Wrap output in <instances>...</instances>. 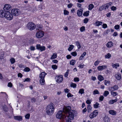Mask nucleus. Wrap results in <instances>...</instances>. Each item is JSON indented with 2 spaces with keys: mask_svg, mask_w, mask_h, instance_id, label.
<instances>
[{
  "mask_svg": "<svg viewBox=\"0 0 122 122\" xmlns=\"http://www.w3.org/2000/svg\"><path fill=\"white\" fill-rule=\"evenodd\" d=\"M100 61H97L95 62L94 63V65L95 66H97L98 65Z\"/></svg>",
  "mask_w": 122,
  "mask_h": 122,
  "instance_id": "nucleus-56",
  "label": "nucleus"
},
{
  "mask_svg": "<svg viewBox=\"0 0 122 122\" xmlns=\"http://www.w3.org/2000/svg\"><path fill=\"white\" fill-rule=\"evenodd\" d=\"M94 7V6L93 4H90L88 6V9L89 10H91Z\"/></svg>",
  "mask_w": 122,
  "mask_h": 122,
  "instance_id": "nucleus-30",
  "label": "nucleus"
},
{
  "mask_svg": "<svg viewBox=\"0 0 122 122\" xmlns=\"http://www.w3.org/2000/svg\"><path fill=\"white\" fill-rule=\"evenodd\" d=\"M85 27L84 26H82L81 27L80 30V31L82 32L85 30Z\"/></svg>",
  "mask_w": 122,
  "mask_h": 122,
  "instance_id": "nucleus-49",
  "label": "nucleus"
},
{
  "mask_svg": "<svg viewBox=\"0 0 122 122\" xmlns=\"http://www.w3.org/2000/svg\"><path fill=\"white\" fill-rule=\"evenodd\" d=\"M35 27L36 25L34 23L31 22H28L26 26L27 28L30 30H34Z\"/></svg>",
  "mask_w": 122,
  "mask_h": 122,
  "instance_id": "nucleus-5",
  "label": "nucleus"
},
{
  "mask_svg": "<svg viewBox=\"0 0 122 122\" xmlns=\"http://www.w3.org/2000/svg\"><path fill=\"white\" fill-rule=\"evenodd\" d=\"M14 118L15 119L19 121H21L22 119V117L20 116H14Z\"/></svg>",
  "mask_w": 122,
  "mask_h": 122,
  "instance_id": "nucleus-18",
  "label": "nucleus"
},
{
  "mask_svg": "<svg viewBox=\"0 0 122 122\" xmlns=\"http://www.w3.org/2000/svg\"><path fill=\"white\" fill-rule=\"evenodd\" d=\"M93 94L94 95L96 94H100V93L97 90H95L93 91Z\"/></svg>",
  "mask_w": 122,
  "mask_h": 122,
  "instance_id": "nucleus-35",
  "label": "nucleus"
},
{
  "mask_svg": "<svg viewBox=\"0 0 122 122\" xmlns=\"http://www.w3.org/2000/svg\"><path fill=\"white\" fill-rule=\"evenodd\" d=\"M98 80L100 81H101L104 80L103 77L101 75H99L98 76Z\"/></svg>",
  "mask_w": 122,
  "mask_h": 122,
  "instance_id": "nucleus-27",
  "label": "nucleus"
},
{
  "mask_svg": "<svg viewBox=\"0 0 122 122\" xmlns=\"http://www.w3.org/2000/svg\"><path fill=\"white\" fill-rule=\"evenodd\" d=\"M104 120L105 122H110L109 118L107 117H104Z\"/></svg>",
  "mask_w": 122,
  "mask_h": 122,
  "instance_id": "nucleus-36",
  "label": "nucleus"
},
{
  "mask_svg": "<svg viewBox=\"0 0 122 122\" xmlns=\"http://www.w3.org/2000/svg\"><path fill=\"white\" fill-rule=\"evenodd\" d=\"M10 61L12 64L14 63L15 61V59L13 58H11L10 59Z\"/></svg>",
  "mask_w": 122,
  "mask_h": 122,
  "instance_id": "nucleus-43",
  "label": "nucleus"
},
{
  "mask_svg": "<svg viewBox=\"0 0 122 122\" xmlns=\"http://www.w3.org/2000/svg\"><path fill=\"white\" fill-rule=\"evenodd\" d=\"M71 107L70 106H67L64 108L63 111L65 112H68L69 116H66L63 120L64 122H71V119L69 118L73 119L74 117V111L71 110Z\"/></svg>",
  "mask_w": 122,
  "mask_h": 122,
  "instance_id": "nucleus-1",
  "label": "nucleus"
},
{
  "mask_svg": "<svg viewBox=\"0 0 122 122\" xmlns=\"http://www.w3.org/2000/svg\"><path fill=\"white\" fill-rule=\"evenodd\" d=\"M98 113V112L97 110H95L90 114L89 117L90 118L92 119L95 117L97 115Z\"/></svg>",
  "mask_w": 122,
  "mask_h": 122,
  "instance_id": "nucleus-11",
  "label": "nucleus"
},
{
  "mask_svg": "<svg viewBox=\"0 0 122 122\" xmlns=\"http://www.w3.org/2000/svg\"><path fill=\"white\" fill-rule=\"evenodd\" d=\"M119 65L118 63H116L112 65V66L113 68H117V67H119Z\"/></svg>",
  "mask_w": 122,
  "mask_h": 122,
  "instance_id": "nucleus-37",
  "label": "nucleus"
},
{
  "mask_svg": "<svg viewBox=\"0 0 122 122\" xmlns=\"http://www.w3.org/2000/svg\"><path fill=\"white\" fill-rule=\"evenodd\" d=\"M74 47V46L72 45H70L68 49V50L69 51H71L72 50Z\"/></svg>",
  "mask_w": 122,
  "mask_h": 122,
  "instance_id": "nucleus-33",
  "label": "nucleus"
},
{
  "mask_svg": "<svg viewBox=\"0 0 122 122\" xmlns=\"http://www.w3.org/2000/svg\"><path fill=\"white\" fill-rule=\"evenodd\" d=\"M78 93L81 94H82L84 93V90L83 89H80Z\"/></svg>",
  "mask_w": 122,
  "mask_h": 122,
  "instance_id": "nucleus-42",
  "label": "nucleus"
},
{
  "mask_svg": "<svg viewBox=\"0 0 122 122\" xmlns=\"http://www.w3.org/2000/svg\"><path fill=\"white\" fill-rule=\"evenodd\" d=\"M107 66L103 65L98 66L97 68L99 71H101L107 68Z\"/></svg>",
  "mask_w": 122,
  "mask_h": 122,
  "instance_id": "nucleus-16",
  "label": "nucleus"
},
{
  "mask_svg": "<svg viewBox=\"0 0 122 122\" xmlns=\"http://www.w3.org/2000/svg\"><path fill=\"white\" fill-rule=\"evenodd\" d=\"M23 70L25 72H28L30 71V69L29 68L26 67Z\"/></svg>",
  "mask_w": 122,
  "mask_h": 122,
  "instance_id": "nucleus-40",
  "label": "nucleus"
},
{
  "mask_svg": "<svg viewBox=\"0 0 122 122\" xmlns=\"http://www.w3.org/2000/svg\"><path fill=\"white\" fill-rule=\"evenodd\" d=\"M69 70L68 69L66 72L65 73L64 76L65 77H67L68 76V74H69Z\"/></svg>",
  "mask_w": 122,
  "mask_h": 122,
  "instance_id": "nucleus-45",
  "label": "nucleus"
},
{
  "mask_svg": "<svg viewBox=\"0 0 122 122\" xmlns=\"http://www.w3.org/2000/svg\"><path fill=\"white\" fill-rule=\"evenodd\" d=\"M118 86L117 85H115L113 87H110L109 88V90L110 91H113L117 90L118 88Z\"/></svg>",
  "mask_w": 122,
  "mask_h": 122,
  "instance_id": "nucleus-15",
  "label": "nucleus"
},
{
  "mask_svg": "<svg viewBox=\"0 0 122 122\" xmlns=\"http://www.w3.org/2000/svg\"><path fill=\"white\" fill-rule=\"evenodd\" d=\"M54 104L51 103L48 104L46 107V111L47 114L49 116H51L54 112L55 108Z\"/></svg>",
  "mask_w": 122,
  "mask_h": 122,
  "instance_id": "nucleus-2",
  "label": "nucleus"
},
{
  "mask_svg": "<svg viewBox=\"0 0 122 122\" xmlns=\"http://www.w3.org/2000/svg\"><path fill=\"white\" fill-rule=\"evenodd\" d=\"M69 12L67 11L66 10H64V14L65 15H68L69 14Z\"/></svg>",
  "mask_w": 122,
  "mask_h": 122,
  "instance_id": "nucleus-52",
  "label": "nucleus"
},
{
  "mask_svg": "<svg viewBox=\"0 0 122 122\" xmlns=\"http://www.w3.org/2000/svg\"><path fill=\"white\" fill-rule=\"evenodd\" d=\"M57 67V66L56 65H53L52 66V68L54 70L56 69Z\"/></svg>",
  "mask_w": 122,
  "mask_h": 122,
  "instance_id": "nucleus-47",
  "label": "nucleus"
},
{
  "mask_svg": "<svg viewBox=\"0 0 122 122\" xmlns=\"http://www.w3.org/2000/svg\"><path fill=\"white\" fill-rule=\"evenodd\" d=\"M113 43L111 41H110L107 43L106 46L108 48H110L113 46Z\"/></svg>",
  "mask_w": 122,
  "mask_h": 122,
  "instance_id": "nucleus-19",
  "label": "nucleus"
},
{
  "mask_svg": "<svg viewBox=\"0 0 122 122\" xmlns=\"http://www.w3.org/2000/svg\"><path fill=\"white\" fill-rule=\"evenodd\" d=\"M36 49L41 51L42 52L45 50V47L44 46H41L39 44H37L36 46Z\"/></svg>",
  "mask_w": 122,
  "mask_h": 122,
  "instance_id": "nucleus-10",
  "label": "nucleus"
},
{
  "mask_svg": "<svg viewBox=\"0 0 122 122\" xmlns=\"http://www.w3.org/2000/svg\"><path fill=\"white\" fill-rule=\"evenodd\" d=\"M107 27V24H103L102 25V27L103 28H106Z\"/></svg>",
  "mask_w": 122,
  "mask_h": 122,
  "instance_id": "nucleus-57",
  "label": "nucleus"
},
{
  "mask_svg": "<svg viewBox=\"0 0 122 122\" xmlns=\"http://www.w3.org/2000/svg\"><path fill=\"white\" fill-rule=\"evenodd\" d=\"M109 94V92L107 91H104L103 94V95L105 97H107Z\"/></svg>",
  "mask_w": 122,
  "mask_h": 122,
  "instance_id": "nucleus-39",
  "label": "nucleus"
},
{
  "mask_svg": "<svg viewBox=\"0 0 122 122\" xmlns=\"http://www.w3.org/2000/svg\"><path fill=\"white\" fill-rule=\"evenodd\" d=\"M87 110L88 112H90L92 109V107L90 105H88L87 106Z\"/></svg>",
  "mask_w": 122,
  "mask_h": 122,
  "instance_id": "nucleus-32",
  "label": "nucleus"
},
{
  "mask_svg": "<svg viewBox=\"0 0 122 122\" xmlns=\"http://www.w3.org/2000/svg\"><path fill=\"white\" fill-rule=\"evenodd\" d=\"M115 77L116 79L118 80H120L121 78V76L120 74H116Z\"/></svg>",
  "mask_w": 122,
  "mask_h": 122,
  "instance_id": "nucleus-23",
  "label": "nucleus"
},
{
  "mask_svg": "<svg viewBox=\"0 0 122 122\" xmlns=\"http://www.w3.org/2000/svg\"><path fill=\"white\" fill-rule=\"evenodd\" d=\"M74 80L75 81L78 82L79 81V79L78 77H75L74 78Z\"/></svg>",
  "mask_w": 122,
  "mask_h": 122,
  "instance_id": "nucleus-54",
  "label": "nucleus"
},
{
  "mask_svg": "<svg viewBox=\"0 0 122 122\" xmlns=\"http://www.w3.org/2000/svg\"><path fill=\"white\" fill-rule=\"evenodd\" d=\"M111 56V54L109 53H108L105 56V57L106 58H109Z\"/></svg>",
  "mask_w": 122,
  "mask_h": 122,
  "instance_id": "nucleus-44",
  "label": "nucleus"
},
{
  "mask_svg": "<svg viewBox=\"0 0 122 122\" xmlns=\"http://www.w3.org/2000/svg\"><path fill=\"white\" fill-rule=\"evenodd\" d=\"M56 82L60 83H61L63 81V75H57L55 77Z\"/></svg>",
  "mask_w": 122,
  "mask_h": 122,
  "instance_id": "nucleus-9",
  "label": "nucleus"
},
{
  "mask_svg": "<svg viewBox=\"0 0 122 122\" xmlns=\"http://www.w3.org/2000/svg\"><path fill=\"white\" fill-rule=\"evenodd\" d=\"M112 3L110 2L105 4L103 5L104 9H108L110 6L112 5Z\"/></svg>",
  "mask_w": 122,
  "mask_h": 122,
  "instance_id": "nucleus-17",
  "label": "nucleus"
},
{
  "mask_svg": "<svg viewBox=\"0 0 122 122\" xmlns=\"http://www.w3.org/2000/svg\"><path fill=\"white\" fill-rule=\"evenodd\" d=\"M70 86L74 88H75L76 87V85L75 83H71L70 85Z\"/></svg>",
  "mask_w": 122,
  "mask_h": 122,
  "instance_id": "nucleus-41",
  "label": "nucleus"
},
{
  "mask_svg": "<svg viewBox=\"0 0 122 122\" xmlns=\"http://www.w3.org/2000/svg\"><path fill=\"white\" fill-rule=\"evenodd\" d=\"M71 54L74 56H75L77 55V53L75 51L72 52L71 53Z\"/></svg>",
  "mask_w": 122,
  "mask_h": 122,
  "instance_id": "nucleus-46",
  "label": "nucleus"
},
{
  "mask_svg": "<svg viewBox=\"0 0 122 122\" xmlns=\"http://www.w3.org/2000/svg\"><path fill=\"white\" fill-rule=\"evenodd\" d=\"M44 35V32L42 30H40L36 33V38H40L43 37Z\"/></svg>",
  "mask_w": 122,
  "mask_h": 122,
  "instance_id": "nucleus-8",
  "label": "nucleus"
},
{
  "mask_svg": "<svg viewBox=\"0 0 122 122\" xmlns=\"http://www.w3.org/2000/svg\"><path fill=\"white\" fill-rule=\"evenodd\" d=\"M109 114L112 115H114L116 114V112L113 110H111L109 111Z\"/></svg>",
  "mask_w": 122,
  "mask_h": 122,
  "instance_id": "nucleus-24",
  "label": "nucleus"
},
{
  "mask_svg": "<svg viewBox=\"0 0 122 122\" xmlns=\"http://www.w3.org/2000/svg\"><path fill=\"white\" fill-rule=\"evenodd\" d=\"M4 58V56L3 54H0V59H2Z\"/></svg>",
  "mask_w": 122,
  "mask_h": 122,
  "instance_id": "nucleus-53",
  "label": "nucleus"
},
{
  "mask_svg": "<svg viewBox=\"0 0 122 122\" xmlns=\"http://www.w3.org/2000/svg\"><path fill=\"white\" fill-rule=\"evenodd\" d=\"M7 86L9 87H11L12 86V84L11 82H9L8 83Z\"/></svg>",
  "mask_w": 122,
  "mask_h": 122,
  "instance_id": "nucleus-63",
  "label": "nucleus"
},
{
  "mask_svg": "<svg viewBox=\"0 0 122 122\" xmlns=\"http://www.w3.org/2000/svg\"><path fill=\"white\" fill-rule=\"evenodd\" d=\"M86 52H84L81 55V56L79 58V60H83V58L86 55Z\"/></svg>",
  "mask_w": 122,
  "mask_h": 122,
  "instance_id": "nucleus-21",
  "label": "nucleus"
},
{
  "mask_svg": "<svg viewBox=\"0 0 122 122\" xmlns=\"http://www.w3.org/2000/svg\"><path fill=\"white\" fill-rule=\"evenodd\" d=\"M83 9L82 7H81L77 10V15L79 17H81L82 15L83 12Z\"/></svg>",
  "mask_w": 122,
  "mask_h": 122,
  "instance_id": "nucleus-12",
  "label": "nucleus"
},
{
  "mask_svg": "<svg viewBox=\"0 0 122 122\" xmlns=\"http://www.w3.org/2000/svg\"><path fill=\"white\" fill-rule=\"evenodd\" d=\"M6 11L4 10H0V17L1 18L5 17Z\"/></svg>",
  "mask_w": 122,
  "mask_h": 122,
  "instance_id": "nucleus-14",
  "label": "nucleus"
},
{
  "mask_svg": "<svg viewBox=\"0 0 122 122\" xmlns=\"http://www.w3.org/2000/svg\"><path fill=\"white\" fill-rule=\"evenodd\" d=\"M117 99H116L114 100H111L109 101V103L110 104H112L114 102H117Z\"/></svg>",
  "mask_w": 122,
  "mask_h": 122,
  "instance_id": "nucleus-26",
  "label": "nucleus"
},
{
  "mask_svg": "<svg viewBox=\"0 0 122 122\" xmlns=\"http://www.w3.org/2000/svg\"><path fill=\"white\" fill-rule=\"evenodd\" d=\"M89 20V19L88 18H86L84 20V23L86 24Z\"/></svg>",
  "mask_w": 122,
  "mask_h": 122,
  "instance_id": "nucleus-55",
  "label": "nucleus"
},
{
  "mask_svg": "<svg viewBox=\"0 0 122 122\" xmlns=\"http://www.w3.org/2000/svg\"><path fill=\"white\" fill-rule=\"evenodd\" d=\"M36 27V29L38 30H42L43 28V26L41 25H37Z\"/></svg>",
  "mask_w": 122,
  "mask_h": 122,
  "instance_id": "nucleus-20",
  "label": "nucleus"
},
{
  "mask_svg": "<svg viewBox=\"0 0 122 122\" xmlns=\"http://www.w3.org/2000/svg\"><path fill=\"white\" fill-rule=\"evenodd\" d=\"M111 95H112L113 97H114L117 95L118 93L116 92H113V91H111Z\"/></svg>",
  "mask_w": 122,
  "mask_h": 122,
  "instance_id": "nucleus-29",
  "label": "nucleus"
},
{
  "mask_svg": "<svg viewBox=\"0 0 122 122\" xmlns=\"http://www.w3.org/2000/svg\"><path fill=\"white\" fill-rule=\"evenodd\" d=\"M104 81L105 85L106 86L109 85L110 83V82L109 81H107L106 80H105Z\"/></svg>",
  "mask_w": 122,
  "mask_h": 122,
  "instance_id": "nucleus-38",
  "label": "nucleus"
},
{
  "mask_svg": "<svg viewBox=\"0 0 122 122\" xmlns=\"http://www.w3.org/2000/svg\"><path fill=\"white\" fill-rule=\"evenodd\" d=\"M76 62V61L75 60H72L70 61V65L73 66L75 64Z\"/></svg>",
  "mask_w": 122,
  "mask_h": 122,
  "instance_id": "nucleus-34",
  "label": "nucleus"
},
{
  "mask_svg": "<svg viewBox=\"0 0 122 122\" xmlns=\"http://www.w3.org/2000/svg\"><path fill=\"white\" fill-rule=\"evenodd\" d=\"M115 29L116 30H118L120 28V26L119 25H116L114 27Z\"/></svg>",
  "mask_w": 122,
  "mask_h": 122,
  "instance_id": "nucleus-51",
  "label": "nucleus"
},
{
  "mask_svg": "<svg viewBox=\"0 0 122 122\" xmlns=\"http://www.w3.org/2000/svg\"><path fill=\"white\" fill-rule=\"evenodd\" d=\"M11 12L12 15L15 16L19 15L20 13V10L17 9H12L11 10Z\"/></svg>",
  "mask_w": 122,
  "mask_h": 122,
  "instance_id": "nucleus-6",
  "label": "nucleus"
},
{
  "mask_svg": "<svg viewBox=\"0 0 122 122\" xmlns=\"http://www.w3.org/2000/svg\"><path fill=\"white\" fill-rule=\"evenodd\" d=\"M5 17L7 20H10L12 19L13 16L10 12L7 11Z\"/></svg>",
  "mask_w": 122,
  "mask_h": 122,
  "instance_id": "nucleus-7",
  "label": "nucleus"
},
{
  "mask_svg": "<svg viewBox=\"0 0 122 122\" xmlns=\"http://www.w3.org/2000/svg\"><path fill=\"white\" fill-rule=\"evenodd\" d=\"M30 116L29 114H28L25 115V117L26 119H29V118Z\"/></svg>",
  "mask_w": 122,
  "mask_h": 122,
  "instance_id": "nucleus-60",
  "label": "nucleus"
},
{
  "mask_svg": "<svg viewBox=\"0 0 122 122\" xmlns=\"http://www.w3.org/2000/svg\"><path fill=\"white\" fill-rule=\"evenodd\" d=\"M102 23V22L100 21L97 20V21H96L95 23V25L97 26H98L99 25H101Z\"/></svg>",
  "mask_w": 122,
  "mask_h": 122,
  "instance_id": "nucleus-22",
  "label": "nucleus"
},
{
  "mask_svg": "<svg viewBox=\"0 0 122 122\" xmlns=\"http://www.w3.org/2000/svg\"><path fill=\"white\" fill-rule=\"evenodd\" d=\"M111 10L113 11H114L117 9V8L114 6H112L111 8Z\"/></svg>",
  "mask_w": 122,
  "mask_h": 122,
  "instance_id": "nucleus-58",
  "label": "nucleus"
},
{
  "mask_svg": "<svg viewBox=\"0 0 122 122\" xmlns=\"http://www.w3.org/2000/svg\"><path fill=\"white\" fill-rule=\"evenodd\" d=\"M104 7L103 5H102L100 7L99 10L100 11H102L103 10H104Z\"/></svg>",
  "mask_w": 122,
  "mask_h": 122,
  "instance_id": "nucleus-61",
  "label": "nucleus"
},
{
  "mask_svg": "<svg viewBox=\"0 0 122 122\" xmlns=\"http://www.w3.org/2000/svg\"><path fill=\"white\" fill-rule=\"evenodd\" d=\"M90 12L88 10L84 13L83 14V15L84 16H88L89 15Z\"/></svg>",
  "mask_w": 122,
  "mask_h": 122,
  "instance_id": "nucleus-31",
  "label": "nucleus"
},
{
  "mask_svg": "<svg viewBox=\"0 0 122 122\" xmlns=\"http://www.w3.org/2000/svg\"><path fill=\"white\" fill-rule=\"evenodd\" d=\"M110 70L107 69V71H106V73L107 74H110L111 72V71H110Z\"/></svg>",
  "mask_w": 122,
  "mask_h": 122,
  "instance_id": "nucleus-62",
  "label": "nucleus"
},
{
  "mask_svg": "<svg viewBox=\"0 0 122 122\" xmlns=\"http://www.w3.org/2000/svg\"><path fill=\"white\" fill-rule=\"evenodd\" d=\"M46 74V73L45 72H43L41 73L39 75V77L40 78V84L42 85L44 84L45 82L44 79L45 76Z\"/></svg>",
  "mask_w": 122,
  "mask_h": 122,
  "instance_id": "nucleus-4",
  "label": "nucleus"
},
{
  "mask_svg": "<svg viewBox=\"0 0 122 122\" xmlns=\"http://www.w3.org/2000/svg\"><path fill=\"white\" fill-rule=\"evenodd\" d=\"M57 56V54L56 53H54L52 56L50 58L51 59H54L56 58V57Z\"/></svg>",
  "mask_w": 122,
  "mask_h": 122,
  "instance_id": "nucleus-28",
  "label": "nucleus"
},
{
  "mask_svg": "<svg viewBox=\"0 0 122 122\" xmlns=\"http://www.w3.org/2000/svg\"><path fill=\"white\" fill-rule=\"evenodd\" d=\"M73 96V95L71 94L70 93H69L67 94V96L68 97H72Z\"/></svg>",
  "mask_w": 122,
  "mask_h": 122,
  "instance_id": "nucleus-64",
  "label": "nucleus"
},
{
  "mask_svg": "<svg viewBox=\"0 0 122 122\" xmlns=\"http://www.w3.org/2000/svg\"><path fill=\"white\" fill-rule=\"evenodd\" d=\"M99 104L97 102H96V103L94 105V107L95 108H97L98 107V106Z\"/></svg>",
  "mask_w": 122,
  "mask_h": 122,
  "instance_id": "nucleus-48",
  "label": "nucleus"
},
{
  "mask_svg": "<svg viewBox=\"0 0 122 122\" xmlns=\"http://www.w3.org/2000/svg\"><path fill=\"white\" fill-rule=\"evenodd\" d=\"M66 107H65L63 108V112L61 111H58L57 113L56 117L58 119H61L62 120L66 116L65 115L64 113H67V112H65L63 111L64 108Z\"/></svg>",
  "mask_w": 122,
  "mask_h": 122,
  "instance_id": "nucleus-3",
  "label": "nucleus"
},
{
  "mask_svg": "<svg viewBox=\"0 0 122 122\" xmlns=\"http://www.w3.org/2000/svg\"><path fill=\"white\" fill-rule=\"evenodd\" d=\"M31 102L32 103H34L36 101V98L33 97L31 99Z\"/></svg>",
  "mask_w": 122,
  "mask_h": 122,
  "instance_id": "nucleus-50",
  "label": "nucleus"
},
{
  "mask_svg": "<svg viewBox=\"0 0 122 122\" xmlns=\"http://www.w3.org/2000/svg\"><path fill=\"white\" fill-rule=\"evenodd\" d=\"M11 8V6L10 5L6 4L5 5L3 9L4 10L7 11L8 10H10Z\"/></svg>",
  "mask_w": 122,
  "mask_h": 122,
  "instance_id": "nucleus-13",
  "label": "nucleus"
},
{
  "mask_svg": "<svg viewBox=\"0 0 122 122\" xmlns=\"http://www.w3.org/2000/svg\"><path fill=\"white\" fill-rule=\"evenodd\" d=\"M78 48L79 49L81 47V45L80 42L79 41H76L75 42Z\"/></svg>",
  "mask_w": 122,
  "mask_h": 122,
  "instance_id": "nucleus-25",
  "label": "nucleus"
},
{
  "mask_svg": "<svg viewBox=\"0 0 122 122\" xmlns=\"http://www.w3.org/2000/svg\"><path fill=\"white\" fill-rule=\"evenodd\" d=\"M104 98V97L102 96H101L99 98V100L100 101H102L103 100Z\"/></svg>",
  "mask_w": 122,
  "mask_h": 122,
  "instance_id": "nucleus-59",
  "label": "nucleus"
}]
</instances>
